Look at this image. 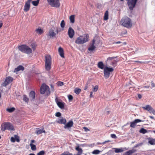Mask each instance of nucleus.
Masks as SVG:
<instances>
[{
  "mask_svg": "<svg viewBox=\"0 0 155 155\" xmlns=\"http://www.w3.org/2000/svg\"><path fill=\"white\" fill-rule=\"evenodd\" d=\"M89 35L88 34H86L81 35L77 38L75 41V43L78 45L83 44L89 40Z\"/></svg>",
  "mask_w": 155,
  "mask_h": 155,
  "instance_id": "f257e3e1",
  "label": "nucleus"
},
{
  "mask_svg": "<svg viewBox=\"0 0 155 155\" xmlns=\"http://www.w3.org/2000/svg\"><path fill=\"white\" fill-rule=\"evenodd\" d=\"M120 23L123 26L128 28H130L132 25L131 20L127 16L124 17L122 18Z\"/></svg>",
  "mask_w": 155,
  "mask_h": 155,
  "instance_id": "f03ea898",
  "label": "nucleus"
},
{
  "mask_svg": "<svg viewBox=\"0 0 155 155\" xmlns=\"http://www.w3.org/2000/svg\"><path fill=\"white\" fill-rule=\"evenodd\" d=\"M6 130H15L14 127L11 123L5 122L3 123L1 126V130L2 131H4Z\"/></svg>",
  "mask_w": 155,
  "mask_h": 155,
  "instance_id": "7ed1b4c3",
  "label": "nucleus"
},
{
  "mask_svg": "<svg viewBox=\"0 0 155 155\" xmlns=\"http://www.w3.org/2000/svg\"><path fill=\"white\" fill-rule=\"evenodd\" d=\"M19 50L22 52L29 54L32 52L31 49L28 46L26 45H21L18 47Z\"/></svg>",
  "mask_w": 155,
  "mask_h": 155,
  "instance_id": "20e7f679",
  "label": "nucleus"
},
{
  "mask_svg": "<svg viewBox=\"0 0 155 155\" xmlns=\"http://www.w3.org/2000/svg\"><path fill=\"white\" fill-rule=\"evenodd\" d=\"M45 67L47 71H49L51 68V58L49 55H47L45 56Z\"/></svg>",
  "mask_w": 155,
  "mask_h": 155,
  "instance_id": "39448f33",
  "label": "nucleus"
},
{
  "mask_svg": "<svg viewBox=\"0 0 155 155\" xmlns=\"http://www.w3.org/2000/svg\"><path fill=\"white\" fill-rule=\"evenodd\" d=\"M114 69L112 68H109L107 67H105L104 69V76L105 78H108L110 74V72L113 71Z\"/></svg>",
  "mask_w": 155,
  "mask_h": 155,
  "instance_id": "423d86ee",
  "label": "nucleus"
},
{
  "mask_svg": "<svg viewBox=\"0 0 155 155\" xmlns=\"http://www.w3.org/2000/svg\"><path fill=\"white\" fill-rule=\"evenodd\" d=\"M13 80V78L11 77L8 76L6 77L4 82L2 84L1 86L2 87H6L7 85H8Z\"/></svg>",
  "mask_w": 155,
  "mask_h": 155,
  "instance_id": "0eeeda50",
  "label": "nucleus"
},
{
  "mask_svg": "<svg viewBox=\"0 0 155 155\" xmlns=\"http://www.w3.org/2000/svg\"><path fill=\"white\" fill-rule=\"evenodd\" d=\"M138 0H128L127 2L128 5L130 10H133L137 3Z\"/></svg>",
  "mask_w": 155,
  "mask_h": 155,
  "instance_id": "6e6552de",
  "label": "nucleus"
},
{
  "mask_svg": "<svg viewBox=\"0 0 155 155\" xmlns=\"http://www.w3.org/2000/svg\"><path fill=\"white\" fill-rule=\"evenodd\" d=\"M48 3L52 7L58 8L60 5V3L55 0H47Z\"/></svg>",
  "mask_w": 155,
  "mask_h": 155,
  "instance_id": "1a4fd4ad",
  "label": "nucleus"
},
{
  "mask_svg": "<svg viewBox=\"0 0 155 155\" xmlns=\"http://www.w3.org/2000/svg\"><path fill=\"white\" fill-rule=\"evenodd\" d=\"M49 86L46 85L45 84H43L41 86L40 89V93L41 94H44L47 91H49Z\"/></svg>",
  "mask_w": 155,
  "mask_h": 155,
  "instance_id": "9d476101",
  "label": "nucleus"
},
{
  "mask_svg": "<svg viewBox=\"0 0 155 155\" xmlns=\"http://www.w3.org/2000/svg\"><path fill=\"white\" fill-rule=\"evenodd\" d=\"M142 108L144 110H147L150 113L155 115V110L150 105H147L145 107H142Z\"/></svg>",
  "mask_w": 155,
  "mask_h": 155,
  "instance_id": "9b49d317",
  "label": "nucleus"
},
{
  "mask_svg": "<svg viewBox=\"0 0 155 155\" xmlns=\"http://www.w3.org/2000/svg\"><path fill=\"white\" fill-rule=\"evenodd\" d=\"M32 0H28L25 3L24 6V10L26 12L28 11L30 8V3Z\"/></svg>",
  "mask_w": 155,
  "mask_h": 155,
  "instance_id": "f8f14e48",
  "label": "nucleus"
},
{
  "mask_svg": "<svg viewBox=\"0 0 155 155\" xmlns=\"http://www.w3.org/2000/svg\"><path fill=\"white\" fill-rule=\"evenodd\" d=\"M75 32L74 30L71 27H70L68 31V34L69 37L70 38H72L73 37L74 35Z\"/></svg>",
  "mask_w": 155,
  "mask_h": 155,
  "instance_id": "ddd939ff",
  "label": "nucleus"
},
{
  "mask_svg": "<svg viewBox=\"0 0 155 155\" xmlns=\"http://www.w3.org/2000/svg\"><path fill=\"white\" fill-rule=\"evenodd\" d=\"M142 121L140 119H135L134 121L130 122V127L132 128H134L136 125L137 123Z\"/></svg>",
  "mask_w": 155,
  "mask_h": 155,
  "instance_id": "4468645a",
  "label": "nucleus"
},
{
  "mask_svg": "<svg viewBox=\"0 0 155 155\" xmlns=\"http://www.w3.org/2000/svg\"><path fill=\"white\" fill-rule=\"evenodd\" d=\"M56 102L58 107L61 109H63L64 107V103L62 102L58 101L57 97L55 99Z\"/></svg>",
  "mask_w": 155,
  "mask_h": 155,
  "instance_id": "2eb2a0df",
  "label": "nucleus"
},
{
  "mask_svg": "<svg viewBox=\"0 0 155 155\" xmlns=\"http://www.w3.org/2000/svg\"><path fill=\"white\" fill-rule=\"evenodd\" d=\"M24 69L25 68L24 67L21 65H19L15 69L14 72L17 74H18V72L20 71H23L24 70Z\"/></svg>",
  "mask_w": 155,
  "mask_h": 155,
  "instance_id": "dca6fc26",
  "label": "nucleus"
},
{
  "mask_svg": "<svg viewBox=\"0 0 155 155\" xmlns=\"http://www.w3.org/2000/svg\"><path fill=\"white\" fill-rule=\"evenodd\" d=\"M29 97L30 100L32 101H34L35 97V93L34 91H30L29 94Z\"/></svg>",
  "mask_w": 155,
  "mask_h": 155,
  "instance_id": "f3484780",
  "label": "nucleus"
},
{
  "mask_svg": "<svg viewBox=\"0 0 155 155\" xmlns=\"http://www.w3.org/2000/svg\"><path fill=\"white\" fill-rule=\"evenodd\" d=\"M73 125V122L72 121H69L66 124H65L64 127L65 129L68 128L72 127Z\"/></svg>",
  "mask_w": 155,
  "mask_h": 155,
  "instance_id": "a211bd4d",
  "label": "nucleus"
},
{
  "mask_svg": "<svg viewBox=\"0 0 155 155\" xmlns=\"http://www.w3.org/2000/svg\"><path fill=\"white\" fill-rule=\"evenodd\" d=\"M55 35V34L54 32V31L52 29H51L47 34V36L51 38L54 37Z\"/></svg>",
  "mask_w": 155,
  "mask_h": 155,
  "instance_id": "6ab92c4d",
  "label": "nucleus"
},
{
  "mask_svg": "<svg viewBox=\"0 0 155 155\" xmlns=\"http://www.w3.org/2000/svg\"><path fill=\"white\" fill-rule=\"evenodd\" d=\"M58 51L61 57L62 58H64V56L63 48L61 47H59L58 49Z\"/></svg>",
  "mask_w": 155,
  "mask_h": 155,
  "instance_id": "aec40b11",
  "label": "nucleus"
},
{
  "mask_svg": "<svg viewBox=\"0 0 155 155\" xmlns=\"http://www.w3.org/2000/svg\"><path fill=\"white\" fill-rule=\"evenodd\" d=\"M114 149V151L116 153L122 152L124 151L127 150L126 148H115Z\"/></svg>",
  "mask_w": 155,
  "mask_h": 155,
  "instance_id": "412c9836",
  "label": "nucleus"
},
{
  "mask_svg": "<svg viewBox=\"0 0 155 155\" xmlns=\"http://www.w3.org/2000/svg\"><path fill=\"white\" fill-rule=\"evenodd\" d=\"M66 120L65 118H62L61 119H58L57 121V122L58 123L65 124L66 123Z\"/></svg>",
  "mask_w": 155,
  "mask_h": 155,
  "instance_id": "4be33fe9",
  "label": "nucleus"
},
{
  "mask_svg": "<svg viewBox=\"0 0 155 155\" xmlns=\"http://www.w3.org/2000/svg\"><path fill=\"white\" fill-rule=\"evenodd\" d=\"M136 150L135 149H132L126 152L123 155H131L134 153L135 152Z\"/></svg>",
  "mask_w": 155,
  "mask_h": 155,
  "instance_id": "5701e85b",
  "label": "nucleus"
},
{
  "mask_svg": "<svg viewBox=\"0 0 155 155\" xmlns=\"http://www.w3.org/2000/svg\"><path fill=\"white\" fill-rule=\"evenodd\" d=\"M148 140V143L151 145H155V139H153L152 138L149 137L147 138Z\"/></svg>",
  "mask_w": 155,
  "mask_h": 155,
  "instance_id": "b1692460",
  "label": "nucleus"
},
{
  "mask_svg": "<svg viewBox=\"0 0 155 155\" xmlns=\"http://www.w3.org/2000/svg\"><path fill=\"white\" fill-rule=\"evenodd\" d=\"M97 67L101 69H103L104 68V65L103 62L100 61L98 62L97 64Z\"/></svg>",
  "mask_w": 155,
  "mask_h": 155,
  "instance_id": "393cba45",
  "label": "nucleus"
},
{
  "mask_svg": "<svg viewBox=\"0 0 155 155\" xmlns=\"http://www.w3.org/2000/svg\"><path fill=\"white\" fill-rule=\"evenodd\" d=\"M35 31L38 34H41L44 32L43 30L41 29L40 27H39L38 29H36Z\"/></svg>",
  "mask_w": 155,
  "mask_h": 155,
  "instance_id": "a878e982",
  "label": "nucleus"
},
{
  "mask_svg": "<svg viewBox=\"0 0 155 155\" xmlns=\"http://www.w3.org/2000/svg\"><path fill=\"white\" fill-rule=\"evenodd\" d=\"M75 150L78 151V153L81 154L83 152V150L79 146L76 147L75 148Z\"/></svg>",
  "mask_w": 155,
  "mask_h": 155,
  "instance_id": "bb28decb",
  "label": "nucleus"
},
{
  "mask_svg": "<svg viewBox=\"0 0 155 155\" xmlns=\"http://www.w3.org/2000/svg\"><path fill=\"white\" fill-rule=\"evenodd\" d=\"M95 48V46L94 45V44H92L88 48V50L90 51H92L94 50Z\"/></svg>",
  "mask_w": 155,
  "mask_h": 155,
  "instance_id": "cd10ccee",
  "label": "nucleus"
},
{
  "mask_svg": "<svg viewBox=\"0 0 155 155\" xmlns=\"http://www.w3.org/2000/svg\"><path fill=\"white\" fill-rule=\"evenodd\" d=\"M108 19V12L106 11L104 14V19L105 20H107Z\"/></svg>",
  "mask_w": 155,
  "mask_h": 155,
  "instance_id": "c85d7f7f",
  "label": "nucleus"
},
{
  "mask_svg": "<svg viewBox=\"0 0 155 155\" xmlns=\"http://www.w3.org/2000/svg\"><path fill=\"white\" fill-rule=\"evenodd\" d=\"M74 18V15H71L69 18L70 22L72 23H74L75 21Z\"/></svg>",
  "mask_w": 155,
  "mask_h": 155,
  "instance_id": "c756f323",
  "label": "nucleus"
},
{
  "mask_svg": "<svg viewBox=\"0 0 155 155\" xmlns=\"http://www.w3.org/2000/svg\"><path fill=\"white\" fill-rule=\"evenodd\" d=\"M45 130H44V129H39L37 130V131L36 132V133L38 134H42L43 133H45Z\"/></svg>",
  "mask_w": 155,
  "mask_h": 155,
  "instance_id": "7c9ffc66",
  "label": "nucleus"
},
{
  "mask_svg": "<svg viewBox=\"0 0 155 155\" xmlns=\"http://www.w3.org/2000/svg\"><path fill=\"white\" fill-rule=\"evenodd\" d=\"M81 89L78 88H75L74 90V92L75 93L77 94H79L81 92Z\"/></svg>",
  "mask_w": 155,
  "mask_h": 155,
  "instance_id": "2f4dec72",
  "label": "nucleus"
},
{
  "mask_svg": "<svg viewBox=\"0 0 155 155\" xmlns=\"http://www.w3.org/2000/svg\"><path fill=\"white\" fill-rule=\"evenodd\" d=\"M116 57H109L107 59V61L109 62H110L112 63L113 65L114 64V62L113 61L114 60V58H116Z\"/></svg>",
  "mask_w": 155,
  "mask_h": 155,
  "instance_id": "473e14b6",
  "label": "nucleus"
},
{
  "mask_svg": "<svg viewBox=\"0 0 155 155\" xmlns=\"http://www.w3.org/2000/svg\"><path fill=\"white\" fill-rule=\"evenodd\" d=\"M30 146L32 150L35 151L36 150L37 148L35 145L33 144L30 143Z\"/></svg>",
  "mask_w": 155,
  "mask_h": 155,
  "instance_id": "72a5a7b5",
  "label": "nucleus"
},
{
  "mask_svg": "<svg viewBox=\"0 0 155 155\" xmlns=\"http://www.w3.org/2000/svg\"><path fill=\"white\" fill-rule=\"evenodd\" d=\"M15 110V108L13 107L11 108H8L6 109V111L9 113H11L14 111Z\"/></svg>",
  "mask_w": 155,
  "mask_h": 155,
  "instance_id": "f704fd0d",
  "label": "nucleus"
},
{
  "mask_svg": "<svg viewBox=\"0 0 155 155\" xmlns=\"http://www.w3.org/2000/svg\"><path fill=\"white\" fill-rule=\"evenodd\" d=\"M39 2V0H37L36 1H33L32 2V4L35 6H37Z\"/></svg>",
  "mask_w": 155,
  "mask_h": 155,
  "instance_id": "c9c22d12",
  "label": "nucleus"
},
{
  "mask_svg": "<svg viewBox=\"0 0 155 155\" xmlns=\"http://www.w3.org/2000/svg\"><path fill=\"white\" fill-rule=\"evenodd\" d=\"M101 151L98 150H95L92 151V153L93 154L97 155L99 154L100 152Z\"/></svg>",
  "mask_w": 155,
  "mask_h": 155,
  "instance_id": "e433bc0d",
  "label": "nucleus"
},
{
  "mask_svg": "<svg viewBox=\"0 0 155 155\" xmlns=\"http://www.w3.org/2000/svg\"><path fill=\"white\" fill-rule=\"evenodd\" d=\"M140 132L143 134H145L146 133H147V130L143 128H142L139 131Z\"/></svg>",
  "mask_w": 155,
  "mask_h": 155,
  "instance_id": "4c0bfd02",
  "label": "nucleus"
},
{
  "mask_svg": "<svg viewBox=\"0 0 155 155\" xmlns=\"http://www.w3.org/2000/svg\"><path fill=\"white\" fill-rule=\"evenodd\" d=\"M65 22L64 20H62L60 24L62 28H64L65 26Z\"/></svg>",
  "mask_w": 155,
  "mask_h": 155,
  "instance_id": "58836bf2",
  "label": "nucleus"
},
{
  "mask_svg": "<svg viewBox=\"0 0 155 155\" xmlns=\"http://www.w3.org/2000/svg\"><path fill=\"white\" fill-rule=\"evenodd\" d=\"M23 100L26 102H28L29 101V98L27 97L26 95H23Z\"/></svg>",
  "mask_w": 155,
  "mask_h": 155,
  "instance_id": "ea45409f",
  "label": "nucleus"
},
{
  "mask_svg": "<svg viewBox=\"0 0 155 155\" xmlns=\"http://www.w3.org/2000/svg\"><path fill=\"white\" fill-rule=\"evenodd\" d=\"M31 46L34 51L35 49L36 45L35 43H32L31 45Z\"/></svg>",
  "mask_w": 155,
  "mask_h": 155,
  "instance_id": "a19ab883",
  "label": "nucleus"
},
{
  "mask_svg": "<svg viewBox=\"0 0 155 155\" xmlns=\"http://www.w3.org/2000/svg\"><path fill=\"white\" fill-rule=\"evenodd\" d=\"M45 152L44 150H42L37 153V155H44Z\"/></svg>",
  "mask_w": 155,
  "mask_h": 155,
  "instance_id": "79ce46f5",
  "label": "nucleus"
},
{
  "mask_svg": "<svg viewBox=\"0 0 155 155\" xmlns=\"http://www.w3.org/2000/svg\"><path fill=\"white\" fill-rule=\"evenodd\" d=\"M136 62L140 63H144V64H148L150 62V61H135Z\"/></svg>",
  "mask_w": 155,
  "mask_h": 155,
  "instance_id": "37998d69",
  "label": "nucleus"
},
{
  "mask_svg": "<svg viewBox=\"0 0 155 155\" xmlns=\"http://www.w3.org/2000/svg\"><path fill=\"white\" fill-rule=\"evenodd\" d=\"M62 155H72V153H70L68 152H65L62 153Z\"/></svg>",
  "mask_w": 155,
  "mask_h": 155,
  "instance_id": "c03bdc74",
  "label": "nucleus"
},
{
  "mask_svg": "<svg viewBox=\"0 0 155 155\" xmlns=\"http://www.w3.org/2000/svg\"><path fill=\"white\" fill-rule=\"evenodd\" d=\"M15 140H16L18 142H20V140L19 139V137L17 135H15Z\"/></svg>",
  "mask_w": 155,
  "mask_h": 155,
  "instance_id": "a18cd8bd",
  "label": "nucleus"
},
{
  "mask_svg": "<svg viewBox=\"0 0 155 155\" xmlns=\"http://www.w3.org/2000/svg\"><path fill=\"white\" fill-rule=\"evenodd\" d=\"M98 86L97 85H96L93 89V91L94 92H96L98 90Z\"/></svg>",
  "mask_w": 155,
  "mask_h": 155,
  "instance_id": "49530a36",
  "label": "nucleus"
},
{
  "mask_svg": "<svg viewBox=\"0 0 155 155\" xmlns=\"http://www.w3.org/2000/svg\"><path fill=\"white\" fill-rule=\"evenodd\" d=\"M143 143H138L135 145L134 147L135 148L141 146L143 145Z\"/></svg>",
  "mask_w": 155,
  "mask_h": 155,
  "instance_id": "de8ad7c7",
  "label": "nucleus"
},
{
  "mask_svg": "<svg viewBox=\"0 0 155 155\" xmlns=\"http://www.w3.org/2000/svg\"><path fill=\"white\" fill-rule=\"evenodd\" d=\"M58 85V86H62L64 85V83L62 82L58 81L57 83Z\"/></svg>",
  "mask_w": 155,
  "mask_h": 155,
  "instance_id": "09e8293b",
  "label": "nucleus"
},
{
  "mask_svg": "<svg viewBox=\"0 0 155 155\" xmlns=\"http://www.w3.org/2000/svg\"><path fill=\"white\" fill-rule=\"evenodd\" d=\"M73 96L71 95H69L68 96V99L70 101H72L73 99Z\"/></svg>",
  "mask_w": 155,
  "mask_h": 155,
  "instance_id": "8fccbe9b",
  "label": "nucleus"
},
{
  "mask_svg": "<svg viewBox=\"0 0 155 155\" xmlns=\"http://www.w3.org/2000/svg\"><path fill=\"white\" fill-rule=\"evenodd\" d=\"M61 114L60 112H57L55 114V116L58 117H59L61 116Z\"/></svg>",
  "mask_w": 155,
  "mask_h": 155,
  "instance_id": "3c124183",
  "label": "nucleus"
},
{
  "mask_svg": "<svg viewBox=\"0 0 155 155\" xmlns=\"http://www.w3.org/2000/svg\"><path fill=\"white\" fill-rule=\"evenodd\" d=\"M110 137L113 138H117L116 135L114 134H111Z\"/></svg>",
  "mask_w": 155,
  "mask_h": 155,
  "instance_id": "603ef678",
  "label": "nucleus"
},
{
  "mask_svg": "<svg viewBox=\"0 0 155 155\" xmlns=\"http://www.w3.org/2000/svg\"><path fill=\"white\" fill-rule=\"evenodd\" d=\"M151 88L155 87V84L153 82V81H151Z\"/></svg>",
  "mask_w": 155,
  "mask_h": 155,
  "instance_id": "864d4df0",
  "label": "nucleus"
},
{
  "mask_svg": "<svg viewBox=\"0 0 155 155\" xmlns=\"http://www.w3.org/2000/svg\"><path fill=\"white\" fill-rule=\"evenodd\" d=\"M11 141L12 142H15V137H12L11 138Z\"/></svg>",
  "mask_w": 155,
  "mask_h": 155,
  "instance_id": "5fc2aeb1",
  "label": "nucleus"
},
{
  "mask_svg": "<svg viewBox=\"0 0 155 155\" xmlns=\"http://www.w3.org/2000/svg\"><path fill=\"white\" fill-rule=\"evenodd\" d=\"M110 141L109 140H108L107 141H105L102 143H98V144H105L106 143L109 142Z\"/></svg>",
  "mask_w": 155,
  "mask_h": 155,
  "instance_id": "6e6d98bb",
  "label": "nucleus"
},
{
  "mask_svg": "<svg viewBox=\"0 0 155 155\" xmlns=\"http://www.w3.org/2000/svg\"><path fill=\"white\" fill-rule=\"evenodd\" d=\"M83 128L86 131H89L90 130L87 128L86 127H84Z\"/></svg>",
  "mask_w": 155,
  "mask_h": 155,
  "instance_id": "4d7b16f0",
  "label": "nucleus"
},
{
  "mask_svg": "<svg viewBox=\"0 0 155 155\" xmlns=\"http://www.w3.org/2000/svg\"><path fill=\"white\" fill-rule=\"evenodd\" d=\"M138 97L139 99H140L141 98L142 96L141 94H138Z\"/></svg>",
  "mask_w": 155,
  "mask_h": 155,
  "instance_id": "13d9d810",
  "label": "nucleus"
},
{
  "mask_svg": "<svg viewBox=\"0 0 155 155\" xmlns=\"http://www.w3.org/2000/svg\"><path fill=\"white\" fill-rule=\"evenodd\" d=\"M93 93L92 91H91L90 92V97H93V96L92 95Z\"/></svg>",
  "mask_w": 155,
  "mask_h": 155,
  "instance_id": "bf43d9fd",
  "label": "nucleus"
},
{
  "mask_svg": "<svg viewBox=\"0 0 155 155\" xmlns=\"http://www.w3.org/2000/svg\"><path fill=\"white\" fill-rule=\"evenodd\" d=\"M35 140H31V142L30 143L33 144L35 143Z\"/></svg>",
  "mask_w": 155,
  "mask_h": 155,
  "instance_id": "052dcab7",
  "label": "nucleus"
},
{
  "mask_svg": "<svg viewBox=\"0 0 155 155\" xmlns=\"http://www.w3.org/2000/svg\"><path fill=\"white\" fill-rule=\"evenodd\" d=\"M121 43V42H120V41H118L115 42L114 43L115 44H118Z\"/></svg>",
  "mask_w": 155,
  "mask_h": 155,
  "instance_id": "680f3d73",
  "label": "nucleus"
},
{
  "mask_svg": "<svg viewBox=\"0 0 155 155\" xmlns=\"http://www.w3.org/2000/svg\"><path fill=\"white\" fill-rule=\"evenodd\" d=\"M149 117L151 119H153L155 120V119H154V117L152 116H149Z\"/></svg>",
  "mask_w": 155,
  "mask_h": 155,
  "instance_id": "e2e57ef3",
  "label": "nucleus"
},
{
  "mask_svg": "<svg viewBox=\"0 0 155 155\" xmlns=\"http://www.w3.org/2000/svg\"><path fill=\"white\" fill-rule=\"evenodd\" d=\"M150 87V86H144V87L147 88H149Z\"/></svg>",
  "mask_w": 155,
  "mask_h": 155,
  "instance_id": "0e129e2a",
  "label": "nucleus"
},
{
  "mask_svg": "<svg viewBox=\"0 0 155 155\" xmlns=\"http://www.w3.org/2000/svg\"><path fill=\"white\" fill-rule=\"evenodd\" d=\"M88 87H87V84L85 86V88H84V90H86L87 89V88Z\"/></svg>",
  "mask_w": 155,
  "mask_h": 155,
  "instance_id": "69168bd1",
  "label": "nucleus"
},
{
  "mask_svg": "<svg viewBox=\"0 0 155 155\" xmlns=\"http://www.w3.org/2000/svg\"><path fill=\"white\" fill-rule=\"evenodd\" d=\"M95 42V40H93L92 44H94V45Z\"/></svg>",
  "mask_w": 155,
  "mask_h": 155,
  "instance_id": "338daca9",
  "label": "nucleus"
},
{
  "mask_svg": "<svg viewBox=\"0 0 155 155\" xmlns=\"http://www.w3.org/2000/svg\"><path fill=\"white\" fill-rule=\"evenodd\" d=\"M29 155H35L34 153H31L30 154H29Z\"/></svg>",
  "mask_w": 155,
  "mask_h": 155,
  "instance_id": "774afa93",
  "label": "nucleus"
}]
</instances>
